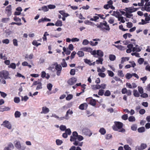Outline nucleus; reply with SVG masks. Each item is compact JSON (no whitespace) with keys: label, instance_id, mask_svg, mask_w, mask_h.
Masks as SVG:
<instances>
[{"label":"nucleus","instance_id":"nucleus-1","mask_svg":"<svg viewBox=\"0 0 150 150\" xmlns=\"http://www.w3.org/2000/svg\"><path fill=\"white\" fill-rule=\"evenodd\" d=\"M123 124L120 122H117L115 125L112 127L113 129L115 131H118L119 132H124L125 131V129L122 128Z\"/></svg>","mask_w":150,"mask_h":150},{"label":"nucleus","instance_id":"nucleus-5","mask_svg":"<svg viewBox=\"0 0 150 150\" xmlns=\"http://www.w3.org/2000/svg\"><path fill=\"white\" fill-rule=\"evenodd\" d=\"M54 65L55 66V69L57 71V75L58 76H59L60 75L62 69V67L60 65L58 64L57 62H54Z\"/></svg>","mask_w":150,"mask_h":150},{"label":"nucleus","instance_id":"nucleus-50","mask_svg":"<svg viewBox=\"0 0 150 150\" xmlns=\"http://www.w3.org/2000/svg\"><path fill=\"white\" fill-rule=\"evenodd\" d=\"M99 17L97 16H94L93 18H91L90 20L91 21H96L97 20L99 19Z\"/></svg>","mask_w":150,"mask_h":150},{"label":"nucleus","instance_id":"nucleus-18","mask_svg":"<svg viewBox=\"0 0 150 150\" xmlns=\"http://www.w3.org/2000/svg\"><path fill=\"white\" fill-rule=\"evenodd\" d=\"M113 13L112 14V15L113 16H115L116 17L118 18V17H119L120 16H121L119 12L118 11H114Z\"/></svg>","mask_w":150,"mask_h":150},{"label":"nucleus","instance_id":"nucleus-3","mask_svg":"<svg viewBox=\"0 0 150 150\" xmlns=\"http://www.w3.org/2000/svg\"><path fill=\"white\" fill-rule=\"evenodd\" d=\"M15 146L19 150H25L26 146H21L20 141H15L14 142Z\"/></svg>","mask_w":150,"mask_h":150},{"label":"nucleus","instance_id":"nucleus-62","mask_svg":"<svg viewBox=\"0 0 150 150\" xmlns=\"http://www.w3.org/2000/svg\"><path fill=\"white\" fill-rule=\"evenodd\" d=\"M76 54V52H73L71 54L70 58L71 59H72L73 58H74V57L75 55Z\"/></svg>","mask_w":150,"mask_h":150},{"label":"nucleus","instance_id":"nucleus-27","mask_svg":"<svg viewBox=\"0 0 150 150\" xmlns=\"http://www.w3.org/2000/svg\"><path fill=\"white\" fill-rule=\"evenodd\" d=\"M77 54L80 57H83L84 55V52L82 51H79L77 53Z\"/></svg>","mask_w":150,"mask_h":150},{"label":"nucleus","instance_id":"nucleus-61","mask_svg":"<svg viewBox=\"0 0 150 150\" xmlns=\"http://www.w3.org/2000/svg\"><path fill=\"white\" fill-rule=\"evenodd\" d=\"M124 147L125 149L126 150H132L131 148L128 145H125Z\"/></svg>","mask_w":150,"mask_h":150},{"label":"nucleus","instance_id":"nucleus-43","mask_svg":"<svg viewBox=\"0 0 150 150\" xmlns=\"http://www.w3.org/2000/svg\"><path fill=\"white\" fill-rule=\"evenodd\" d=\"M73 96L71 94H69L66 98V100H69L72 99Z\"/></svg>","mask_w":150,"mask_h":150},{"label":"nucleus","instance_id":"nucleus-48","mask_svg":"<svg viewBox=\"0 0 150 150\" xmlns=\"http://www.w3.org/2000/svg\"><path fill=\"white\" fill-rule=\"evenodd\" d=\"M89 43L90 44V45L92 46H95L96 45L98 44V42H94L93 41H91L89 42Z\"/></svg>","mask_w":150,"mask_h":150},{"label":"nucleus","instance_id":"nucleus-40","mask_svg":"<svg viewBox=\"0 0 150 150\" xmlns=\"http://www.w3.org/2000/svg\"><path fill=\"white\" fill-rule=\"evenodd\" d=\"M52 87V85L50 83H48L47 84V89L49 91H51Z\"/></svg>","mask_w":150,"mask_h":150},{"label":"nucleus","instance_id":"nucleus-4","mask_svg":"<svg viewBox=\"0 0 150 150\" xmlns=\"http://www.w3.org/2000/svg\"><path fill=\"white\" fill-rule=\"evenodd\" d=\"M82 133L90 137L92 134V132L87 127H84L82 130Z\"/></svg>","mask_w":150,"mask_h":150},{"label":"nucleus","instance_id":"nucleus-45","mask_svg":"<svg viewBox=\"0 0 150 150\" xmlns=\"http://www.w3.org/2000/svg\"><path fill=\"white\" fill-rule=\"evenodd\" d=\"M14 102L16 103H18L20 102V98L18 97H15L14 99Z\"/></svg>","mask_w":150,"mask_h":150},{"label":"nucleus","instance_id":"nucleus-12","mask_svg":"<svg viewBox=\"0 0 150 150\" xmlns=\"http://www.w3.org/2000/svg\"><path fill=\"white\" fill-rule=\"evenodd\" d=\"M129 63L131 64L132 65L131 66L129 64H127L126 65L125 67V69H128L130 68L131 67H133L134 68L136 66V64L134 62V61H129Z\"/></svg>","mask_w":150,"mask_h":150},{"label":"nucleus","instance_id":"nucleus-42","mask_svg":"<svg viewBox=\"0 0 150 150\" xmlns=\"http://www.w3.org/2000/svg\"><path fill=\"white\" fill-rule=\"evenodd\" d=\"M8 67L12 68L13 69H15L16 68V65L14 63H11L8 66Z\"/></svg>","mask_w":150,"mask_h":150},{"label":"nucleus","instance_id":"nucleus-31","mask_svg":"<svg viewBox=\"0 0 150 150\" xmlns=\"http://www.w3.org/2000/svg\"><path fill=\"white\" fill-rule=\"evenodd\" d=\"M132 76V74H130V73H127L125 75V77L126 78L128 79H129L131 78Z\"/></svg>","mask_w":150,"mask_h":150},{"label":"nucleus","instance_id":"nucleus-16","mask_svg":"<svg viewBox=\"0 0 150 150\" xmlns=\"http://www.w3.org/2000/svg\"><path fill=\"white\" fill-rule=\"evenodd\" d=\"M73 112L72 110H71L69 109L67 112L66 116V119L68 120L69 118V117L68 116V114L71 115L73 114Z\"/></svg>","mask_w":150,"mask_h":150},{"label":"nucleus","instance_id":"nucleus-26","mask_svg":"<svg viewBox=\"0 0 150 150\" xmlns=\"http://www.w3.org/2000/svg\"><path fill=\"white\" fill-rule=\"evenodd\" d=\"M14 115L16 118L19 117L21 115V113L20 112L17 111L15 112Z\"/></svg>","mask_w":150,"mask_h":150},{"label":"nucleus","instance_id":"nucleus-60","mask_svg":"<svg viewBox=\"0 0 150 150\" xmlns=\"http://www.w3.org/2000/svg\"><path fill=\"white\" fill-rule=\"evenodd\" d=\"M131 55L132 56H135L137 57H140L139 54L136 52L132 53Z\"/></svg>","mask_w":150,"mask_h":150},{"label":"nucleus","instance_id":"nucleus-15","mask_svg":"<svg viewBox=\"0 0 150 150\" xmlns=\"http://www.w3.org/2000/svg\"><path fill=\"white\" fill-rule=\"evenodd\" d=\"M80 50L84 51L91 52L92 50L90 47H84L81 48Z\"/></svg>","mask_w":150,"mask_h":150},{"label":"nucleus","instance_id":"nucleus-13","mask_svg":"<svg viewBox=\"0 0 150 150\" xmlns=\"http://www.w3.org/2000/svg\"><path fill=\"white\" fill-rule=\"evenodd\" d=\"M10 110V108L8 107L2 106L0 107V111L3 112L4 111H9Z\"/></svg>","mask_w":150,"mask_h":150},{"label":"nucleus","instance_id":"nucleus-17","mask_svg":"<svg viewBox=\"0 0 150 150\" xmlns=\"http://www.w3.org/2000/svg\"><path fill=\"white\" fill-rule=\"evenodd\" d=\"M55 25L57 26H61L62 25V22L61 21L58 20L56 22Z\"/></svg>","mask_w":150,"mask_h":150},{"label":"nucleus","instance_id":"nucleus-11","mask_svg":"<svg viewBox=\"0 0 150 150\" xmlns=\"http://www.w3.org/2000/svg\"><path fill=\"white\" fill-rule=\"evenodd\" d=\"M50 111L49 109L46 106L43 107L42 108V111L40 112L41 114H46Z\"/></svg>","mask_w":150,"mask_h":150},{"label":"nucleus","instance_id":"nucleus-63","mask_svg":"<svg viewBox=\"0 0 150 150\" xmlns=\"http://www.w3.org/2000/svg\"><path fill=\"white\" fill-rule=\"evenodd\" d=\"M128 117L127 114H125L122 116V118L123 120H126L128 119Z\"/></svg>","mask_w":150,"mask_h":150},{"label":"nucleus","instance_id":"nucleus-37","mask_svg":"<svg viewBox=\"0 0 150 150\" xmlns=\"http://www.w3.org/2000/svg\"><path fill=\"white\" fill-rule=\"evenodd\" d=\"M139 92L141 94L143 93V88L141 86H138V87Z\"/></svg>","mask_w":150,"mask_h":150},{"label":"nucleus","instance_id":"nucleus-9","mask_svg":"<svg viewBox=\"0 0 150 150\" xmlns=\"http://www.w3.org/2000/svg\"><path fill=\"white\" fill-rule=\"evenodd\" d=\"M76 81V79L74 77H73L68 80L67 83L69 84L70 85H72L74 84Z\"/></svg>","mask_w":150,"mask_h":150},{"label":"nucleus","instance_id":"nucleus-41","mask_svg":"<svg viewBox=\"0 0 150 150\" xmlns=\"http://www.w3.org/2000/svg\"><path fill=\"white\" fill-rule=\"evenodd\" d=\"M107 72L109 76L113 77L114 76V74L112 71L110 70H108Z\"/></svg>","mask_w":150,"mask_h":150},{"label":"nucleus","instance_id":"nucleus-2","mask_svg":"<svg viewBox=\"0 0 150 150\" xmlns=\"http://www.w3.org/2000/svg\"><path fill=\"white\" fill-rule=\"evenodd\" d=\"M98 28H100L102 30L105 29L106 30L109 31L110 29L109 25L108 24L107 22L105 21H103V22H101L100 24L97 25H96Z\"/></svg>","mask_w":150,"mask_h":150},{"label":"nucleus","instance_id":"nucleus-10","mask_svg":"<svg viewBox=\"0 0 150 150\" xmlns=\"http://www.w3.org/2000/svg\"><path fill=\"white\" fill-rule=\"evenodd\" d=\"M1 125H3L9 129H11V125L10 123L6 120L4 121Z\"/></svg>","mask_w":150,"mask_h":150},{"label":"nucleus","instance_id":"nucleus-51","mask_svg":"<svg viewBox=\"0 0 150 150\" xmlns=\"http://www.w3.org/2000/svg\"><path fill=\"white\" fill-rule=\"evenodd\" d=\"M7 147L12 150L13 148V145L11 143H9L8 144V146H7Z\"/></svg>","mask_w":150,"mask_h":150},{"label":"nucleus","instance_id":"nucleus-53","mask_svg":"<svg viewBox=\"0 0 150 150\" xmlns=\"http://www.w3.org/2000/svg\"><path fill=\"white\" fill-rule=\"evenodd\" d=\"M137 126L136 125H133L131 127V129L133 131H136L137 129Z\"/></svg>","mask_w":150,"mask_h":150},{"label":"nucleus","instance_id":"nucleus-14","mask_svg":"<svg viewBox=\"0 0 150 150\" xmlns=\"http://www.w3.org/2000/svg\"><path fill=\"white\" fill-rule=\"evenodd\" d=\"M113 45L116 47L118 49L121 50H124L126 49V48L125 47L122 46L121 45Z\"/></svg>","mask_w":150,"mask_h":150},{"label":"nucleus","instance_id":"nucleus-46","mask_svg":"<svg viewBox=\"0 0 150 150\" xmlns=\"http://www.w3.org/2000/svg\"><path fill=\"white\" fill-rule=\"evenodd\" d=\"M144 59L142 58H139L138 60V63L140 64H142L144 62Z\"/></svg>","mask_w":150,"mask_h":150},{"label":"nucleus","instance_id":"nucleus-28","mask_svg":"<svg viewBox=\"0 0 150 150\" xmlns=\"http://www.w3.org/2000/svg\"><path fill=\"white\" fill-rule=\"evenodd\" d=\"M117 75L118 76L120 77H123L124 76V75L123 74L122 71V70H120L118 71Z\"/></svg>","mask_w":150,"mask_h":150},{"label":"nucleus","instance_id":"nucleus-35","mask_svg":"<svg viewBox=\"0 0 150 150\" xmlns=\"http://www.w3.org/2000/svg\"><path fill=\"white\" fill-rule=\"evenodd\" d=\"M135 118L133 116H131L128 118V120L130 122H133L135 121Z\"/></svg>","mask_w":150,"mask_h":150},{"label":"nucleus","instance_id":"nucleus-58","mask_svg":"<svg viewBox=\"0 0 150 150\" xmlns=\"http://www.w3.org/2000/svg\"><path fill=\"white\" fill-rule=\"evenodd\" d=\"M127 26L128 28H131L133 25L132 23L130 22H128L127 23Z\"/></svg>","mask_w":150,"mask_h":150},{"label":"nucleus","instance_id":"nucleus-44","mask_svg":"<svg viewBox=\"0 0 150 150\" xmlns=\"http://www.w3.org/2000/svg\"><path fill=\"white\" fill-rule=\"evenodd\" d=\"M13 44L15 46H18V41L17 39H13Z\"/></svg>","mask_w":150,"mask_h":150},{"label":"nucleus","instance_id":"nucleus-34","mask_svg":"<svg viewBox=\"0 0 150 150\" xmlns=\"http://www.w3.org/2000/svg\"><path fill=\"white\" fill-rule=\"evenodd\" d=\"M56 142L57 144L58 145H61L63 143V142L62 140L59 139H57L56 141Z\"/></svg>","mask_w":150,"mask_h":150},{"label":"nucleus","instance_id":"nucleus-20","mask_svg":"<svg viewBox=\"0 0 150 150\" xmlns=\"http://www.w3.org/2000/svg\"><path fill=\"white\" fill-rule=\"evenodd\" d=\"M129 57H122L121 58V63L123 64L125 62L129 60Z\"/></svg>","mask_w":150,"mask_h":150},{"label":"nucleus","instance_id":"nucleus-22","mask_svg":"<svg viewBox=\"0 0 150 150\" xmlns=\"http://www.w3.org/2000/svg\"><path fill=\"white\" fill-rule=\"evenodd\" d=\"M97 54L98 56L101 57L103 56V53L100 50H98L97 51Z\"/></svg>","mask_w":150,"mask_h":150},{"label":"nucleus","instance_id":"nucleus-19","mask_svg":"<svg viewBox=\"0 0 150 150\" xmlns=\"http://www.w3.org/2000/svg\"><path fill=\"white\" fill-rule=\"evenodd\" d=\"M89 103L92 106H94L96 104V101L94 99H91Z\"/></svg>","mask_w":150,"mask_h":150},{"label":"nucleus","instance_id":"nucleus-49","mask_svg":"<svg viewBox=\"0 0 150 150\" xmlns=\"http://www.w3.org/2000/svg\"><path fill=\"white\" fill-rule=\"evenodd\" d=\"M104 92V90L102 89H100L98 92V94L99 95L102 96L103 95Z\"/></svg>","mask_w":150,"mask_h":150},{"label":"nucleus","instance_id":"nucleus-38","mask_svg":"<svg viewBox=\"0 0 150 150\" xmlns=\"http://www.w3.org/2000/svg\"><path fill=\"white\" fill-rule=\"evenodd\" d=\"M125 16L126 17L128 18H132L131 17H132L133 16V14H131V13H126Z\"/></svg>","mask_w":150,"mask_h":150},{"label":"nucleus","instance_id":"nucleus-36","mask_svg":"<svg viewBox=\"0 0 150 150\" xmlns=\"http://www.w3.org/2000/svg\"><path fill=\"white\" fill-rule=\"evenodd\" d=\"M89 41L87 39H84L83 40L82 44L83 45H87L89 43Z\"/></svg>","mask_w":150,"mask_h":150},{"label":"nucleus","instance_id":"nucleus-52","mask_svg":"<svg viewBox=\"0 0 150 150\" xmlns=\"http://www.w3.org/2000/svg\"><path fill=\"white\" fill-rule=\"evenodd\" d=\"M42 88V84L41 82H40L36 87V90H38L41 89Z\"/></svg>","mask_w":150,"mask_h":150},{"label":"nucleus","instance_id":"nucleus-55","mask_svg":"<svg viewBox=\"0 0 150 150\" xmlns=\"http://www.w3.org/2000/svg\"><path fill=\"white\" fill-rule=\"evenodd\" d=\"M63 62L61 63V64L63 67H66L67 66V64L66 62L65 61V59H63Z\"/></svg>","mask_w":150,"mask_h":150},{"label":"nucleus","instance_id":"nucleus-23","mask_svg":"<svg viewBox=\"0 0 150 150\" xmlns=\"http://www.w3.org/2000/svg\"><path fill=\"white\" fill-rule=\"evenodd\" d=\"M133 95L135 97H138L140 96L139 92L137 90H134L133 91Z\"/></svg>","mask_w":150,"mask_h":150},{"label":"nucleus","instance_id":"nucleus-64","mask_svg":"<svg viewBox=\"0 0 150 150\" xmlns=\"http://www.w3.org/2000/svg\"><path fill=\"white\" fill-rule=\"evenodd\" d=\"M48 8L50 9H53L56 6L54 5L50 4L48 6Z\"/></svg>","mask_w":150,"mask_h":150},{"label":"nucleus","instance_id":"nucleus-32","mask_svg":"<svg viewBox=\"0 0 150 150\" xmlns=\"http://www.w3.org/2000/svg\"><path fill=\"white\" fill-rule=\"evenodd\" d=\"M10 20L9 18H3L1 19V21L3 23H6L7 22Z\"/></svg>","mask_w":150,"mask_h":150},{"label":"nucleus","instance_id":"nucleus-24","mask_svg":"<svg viewBox=\"0 0 150 150\" xmlns=\"http://www.w3.org/2000/svg\"><path fill=\"white\" fill-rule=\"evenodd\" d=\"M109 58L110 60L111 61H114L115 59V56L112 54H110L109 56Z\"/></svg>","mask_w":150,"mask_h":150},{"label":"nucleus","instance_id":"nucleus-30","mask_svg":"<svg viewBox=\"0 0 150 150\" xmlns=\"http://www.w3.org/2000/svg\"><path fill=\"white\" fill-rule=\"evenodd\" d=\"M145 131V128L144 127H141L139 128L138 129V131L139 132L142 133L144 132Z\"/></svg>","mask_w":150,"mask_h":150},{"label":"nucleus","instance_id":"nucleus-8","mask_svg":"<svg viewBox=\"0 0 150 150\" xmlns=\"http://www.w3.org/2000/svg\"><path fill=\"white\" fill-rule=\"evenodd\" d=\"M11 6V5H9L6 7L5 11L7 15L8 16H9L12 14Z\"/></svg>","mask_w":150,"mask_h":150},{"label":"nucleus","instance_id":"nucleus-6","mask_svg":"<svg viewBox=\"0 0 150 150\" xmlns=\"http://www.w3.org/2000/svg\"><path fill=\"white\" fill-rule=\"evenodd\" d=\"M9 73L8 71H4L0 72V77L5 79L9 78Z\"/></svg>","mask_w":150,"mask_h":150},{"label":"nucleus","instance_id":"nucleus-39","mask_svg":"<svg viewBox=\"0 0 150 150\" xmlns=\"http://www.w3.org/2000/svg\"><path fill=\"white\" fill-rule=\"evenodd\" d=\"M77 139V137H74L72 135L70 137V141L71 142L74 141L76 140Z\"/></svg>","mask_w":150,"mask_h":150},{"label":"nucleus","instance_id":"nucleus-57","mask_svg":"<svg viewBox=\"0 0 150 150\" xmlns=\"http://www.w3.org/2000/svg\"><path fill=\"white\" fill-rule=\"evenodd\" d=\"M42 10L44 11H47L48 10V8L47 6H45L42 7Z\"/></svg>","mask_w":150,"mask_h":150},{"label":"nucleus","instance_id":"nucleus-33","mask_svg":"<svg viewBox=\"0 0 150 150\" xmlns=\"http://www.w3.org/2000/svg\"><path fill=\"white\" fill-rule=\"evenodd\" d=\"M59 129L61 131H65L67 129L66 126L63 125H62L60 126Z\"/></svg>","mask_w":150,"mask_h":150},{"label":"nucleus","instance_id":"nucleus-29","mask_svg":"<svg viewBox=\"0 0 150 150\" xmlns=\"http://www.w3.org/2000/svg\"><path fill=\"white\" fill-rule=\"evenodd\" d=\"M117 18L118 21H120V22L124 23L125 22L124 17L122 16H120L118 17Z\"/></svg>","mask_w":150,"mask_h":150},{"label":"nucleus","instance_id":"nucleus-47","mask_svg":"<svg viewBox=\"0 0 150 150\" xmlns=\"http://www.w3.org/2000/svg\"><path fill=\"white\" fill-rule=\"evenodd\" d=\"M65 133H66L67 135H70L71 134V131L69 128L67 129L65 131Z\"/></svg>","mask_w":150,"mask_h":150},{"label":"nucleus","instance_id":"nucleus-25","mask_svg":"<svg viewBox=\"0 0 150 150\" xmlns=\"http://www.w3.org/2000/svg\"><path fill=\"white\" fill-rule=\"evenodd\" d=\"M103 58L101 57L99 58L98 59L96 60V63L98 64H103Z\"/></svg>","mask_w":150,"mask_h":150},{"label":"nucleus","instance_id":"nucleus-21","mask_svg":"<svg viewBox=\"0 0 150 150\" xmlns=\"http://www.w3.org/2000/svg\"><path fill=\"white\" fill-rule=\"evenodd\" d=\"M99 132L101 134L104 135L105 134L106 131L104 128L102 127L100 128L99 130Z\"/></svg>","mask_w":150,"mask_h":150},{"label":"nucleus","instance_id":"nucleus-56","mask_svg":"<svg viewBox=\"0 0 150 150\" xmlns=\"http://www.w3.org/2000/svg\"><path fill=\"white\" fill-rule=\"evenodd\" d=\"M110 95V92L109 90H107L104 93V95L105 96H108Z\"/></svg>","mask_w":150,"mask_h":150},{"label":"nucleus","instance_id":"nucleus-7","mask_svg":"<svg viewBox=\"0 0 150 150\" xmlns=\"http://www.w3.org/2000/svg\"><path fill=\"white\" fill-rule=\"evenodd\" d=\"M124 10L126 11V13H132L133 12L136 11L137 9L134 8L133 7H131L125 8Z\"/></svg>","mask_w":150,"mask_h":150},{"label":"nucleus","instance_id":"nucleus-59","mask_svg":"<svg viewBox=\"0 0 150 150\" xmlns=\"http://www.w3.org/2000/svg\"><path fill=\"white\" fill-rule=\"evenodd\" d=\"M70 74L71 75H74L75 74V70L74 69H71L70 70Z\"/></svg>","mask_w":150,"mask_h":150},{"label":"nucleus","instance_id":"nucleus-54","mask_svg":"<svg viewBox=\"0 0 150 150\" xmlns=\"http://www.w3.org/2000/svg\"><path fill=\"white\" fill-rule=\"evenodd\" d=\"M2 42L3 43H5L6 44H8L9 42V40L8 39H5L3 40L2 41Z\"/></svg>","mask_w":150,"mask_h":150}]
</instances>
